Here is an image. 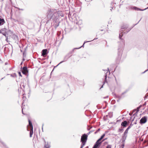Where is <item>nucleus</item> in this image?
I'll return each mask as SVG.
<instances>
[{"label":"nucleus","mask_w":148,"mask_h":148,"mask_svg":"<svg viewBox=\"0 0 148 148\" xmlns=\"http://www.w3.org/2000/svg\"><path fill=\"white\" fill-rule=\"evenodd\" d=\"M6 29L5 28H3L0 30V33L3 34L4 33H5Z\"/></svg>","instance_id":"obj_18"},{"label":"nucleus","mask_w":148,"mask_h":148,"mask_svg":"<svg viewBox=\"0 0 148 148\" xmlns=\"http://www.w3.org/2000/svg\"><path fill=\"white\" fill-rule=\"evenodd\" d=\"M23 63V62H22L20 64V65H22Z\"/></svg>","instance_id":"obj_48"},{"label":"nucleus","mask_w":148,"mask_h":148,"mask_svg":"<svg viewBox=\"0 0 148 148\" xmlns=\"http://www.w3.org/2000/svg\"><path fill=\"white\" fill-rule=\"evenodd\" d=\"M108 71L109 70V69L108 68Z\"/></svg>","instance_id":"obj_62"},{"label":"nucleus","mask_w":148,"mask_h":148,"mask_svg":"<svg viewBox=\"0 0 148 148\" xmlns=\"http://www.w3.org/2000/svg\"><path fill=\"white\" fill-rule=\"evenodd\" d=\"M126 92H123V93L122 94H121V95H123V94H124L125 93H126Z\"/></svg>","instance_id":"obj_41"},{"label":"nucleus","mask_w":148,"mask_h":148,"mask_svg":"<svg viewBox=\"0 0 148 148\" xmlns=\"http://www.w3.org/2000/svg\"><path fill=\"white\" fill-rule=\"evenodd\" d=\"M123 129L120 128L119 129V132H122L123 131Z\"/></svg>","instance_id":"obj_27"},{"label":"nucleus","mask_w":148,"mask_h":148,"mask_svg":"<svg viewBox=\"0 0 148 148\" xmlns=\"http://www.w3.org/2000/svg\"><path fill=\"white\" fill-rule=\"evenodd\" d=\"M135 25H134L133 27H132V28H131V29L132 28H133V27H134Z\"/></svg>","instance_id":"obj_59"},{"label":"nucleus","mask_w":148,"mask_h":148,"mask_svg":"<svg viewBox=\"0 0 148 148\" xmlns=\"http://www.w3.org/2000/svg\"><path fill=\"white\" fill-rule=\"evenodd\" d=\"M22 60L23 62L25 60V58L23 57Z\"/></svg>","instance_id":"obj_38"},{"label":"nucleus","mask_w":148,"mask_h":148,"mask_svg":"<svg viewBox=\"0 0 148 148\" xmlns=\"http://www.w3.org/2000/svg\"><path fill=\"white\" fill-rule=\"evenodd\" d=\"M128 27L127 24H124L121 26L119 33V38L120 39H122L121 38L124 34H126L131 29V28L127 29Z\"/></svg>","instance_id":"obj_3"},{"label":"nucleus","mask_w":148,"mask_h":148,"mask_svg":"<svg viewBox=\"0 0 148 148\" xmlns=\"http://www.w3.org/2000/svg\"><path fill=\"white\" fill-rule=\"evenodd\" d=\"M72 53V52L71 51L69 53H68L66 55L64 58L63 60L61 61L58 65H59V64H61L62 62L66 61L71 56V54Z\"/></svg>","instance_id":"obj_5"},{"label":"nucleus","mask_w":148,"mask_h":148,"mask_svg":"<svg viewBox=\"0 0 148 148\" xmlns=\"http://www.w3.org/2000/svg\"><path fill=\"white\" fill-rule=\"evenodd\" d=\"M87 136L86 134H84L81 136V142H82V144H84L85 145L87 140Z\"/></svg>","instance_id":"obj_4"},{"label":"nucleus","mask_w":148,"mask_h":148,"mask_svg":"<svg viewBox=\"0 0 148 148\" xmlns=\"http://www.w3.org/2000/svg\"><path fill=\"white\" fill-rule=\"evenodd\" d=\"M113 8L111 7V9H110V10L112 11V9Z\"/></svg>","instance_id":"obj_47"},{"label":"nucleus","mask_w":148,"mask_h":148,"mask_svg":"<svg viewBox=\"0 0 148 148\" xmlns=\"http://www.w3.org/2000/svg\"><path fill=\"white\" fill-rule=\"evenodd\" d=\"M5 40L8 42V37H6Z\"/></svg>","instance_id":"obj_32"},{"label":"nucleus","mask_w":148,"mask_h":148,"mask_svg":"<svg viewBox=\"0 0 148 148\" xmlns=\"http://www.w3.org/2000/svg\"><path fill=\"white\" fill-rule=\"evenodd\" d=\"M5 23V21L3 18H0V25H3Z\"/></svg>","instance_id":"obj_15"},{"label":"nucleus","mask_w":148,"mask_h":148,"mask_svg":"<svg viewBox=\"0 0 148 148\" xmlns=\"http://www.w3.org/2000/svg\"><path fill=\"white\" fill-rule=\"evenodd\" d=\"M5 77H3V78H2L1 79V80H2Z\"/></svg>","instance_id":"obj_57"},{"label":"nucleus","mask_w":148,"mask_h":148,"mask_svg":"<svg viewBox=\"0 0 148 148\" xmlns=\"http://www.w3.org/2000/svg\"><path fill=\"white\" fill-rule=\"evenodd\" d=\"M118 97H119V98H121V96H118Z\"/></svg>","instance_id":"obj_54"},{"label":"nucleus","mask_w":148,"mask_h":148,"mask_svg":"<svg viewBox=\"0 0 148 148\" xmlns=\"http://www.w3.org/2000/svg\"><path fill=\"white\" fill-rule=\"evenodd\" d=\"M133 125V124H132V123H131V124H130V125L127 128H128V129H129Z\"/></svg>","instance_id":"obj_25"},{"label":"nucleus","mask_w":148,"mask_h":148,"mask_svg":"<svg viewBox=\"0 0 148 148\" xmlns=\"http://www.w3.org/2000/svg\"><path fill=\"white\" fill-rule=\"evenodd\" d=\"M17 21L18 22V23H21V24H23L24 23L23 21L21 22V21L19 20H17Z\"/></svg>","instance_id":"obj_26"},{"label":"nucleus","mask_w":148,"mask_h":148,"mask_svg":"<svg viewBox=\"0 0 148 148\" xmlns=\"http://www.w3.org/2000/svg\"><path fill=\"white\" fill-rule=\"evenodd\" d=\"M111 145H108L106 147V148H111Z\"/></svg>","instance_id":"obj_28"},{"label":"nucleus","mask_w":148,"mask_h":148,"mask_svg":"<svg viewBox=\"0 0 148 148\" xmlns=\"http://www.w3.org/2000/svg\"><path fill=\"white\" fill-rule=\"evenodd\" d=\"M129 129L128 128H127V129L124 132V134H123V139L125 138V136H127V134L128 133V131Z\"/></svg>","instance_id":"obj_14"},{"label":"nucleus","mask_w":148,"mask_h":148,"mask_svg":"<svg viewBox=\"0 0 148 148\" xmlns=\"http://www.w3.org/2000/svg\"><path fill=\"white\" fill-rule=\"evenodd\" d=\"M135 113L134 114L133 116L130 117V120H131V121L132 122L134 120V118H135Z\"/></svg>","instance_id":"obj_21"},{"label":"nucleus","mask_w":148,"mask_h":148,"mask_svg":"<svg viewBox=\"0 0 148 148\" xmlns=\"http://www.w3.org/2000/svg\"><path fill=\"white\" fill-rule=\"evenodd\" d=\"M126 136H125V138L123 139V140L121 142V148L123 147V148H124V142L126 139Z\"/></svg>","instance_id":"obj_17"},{"label":"nucleus","mask_w":148,"mask_h":148,"mask_svg":"<svg viewBox=\"0 0 148 148\" xmlns=\"http://www.w3.org/2000/svg\"><path fill=\"white\" fill-rule=\"evenodd\" d=\"M92 132V131L89 132L88 133H87L86 135H87V137H88V136L90 134V133Z\"/></svg>","instance_id":"obj_30"},{"label":"nucleus","mask_w":148,"mask_h":148,"mask_svg":"<svg viewBox=\"0 0 148 148\" xmlns=\"http://www.w3.org/2000/svg\"><path fill=\"white\" fill-rule=\"evenodd\" d=\"M86 148H88V146H87Z\"/></svg>","instance_id":"obj_55"},{"label":"nucleus","mask_w":148,"mask_h":148,"mask_svg":"<svg viewBox=\"0 0 148 148\" xmlns=\"http://www.w3.org/2000/svg\"><path fill=\"white\" fill-rule=\"evenodd\" d=\"M103 85H102L101 87L100 88V89H101V88H102L103 87Z\"/></svg>","instance_id":"obj_53"},{"label":"nucleus","mask_w":148,"mask_h":148,"mask_svg":"<svg viewBox=\"0 0 148 148\" xmlns=\"http://www.w3.org/2000/svg\"><path fill=\"white\" fill-rule=\"evenodd\" d=\"M101 31H103V29H101Z\"/></svg>","instance_id":"obj_58"},{"label":"nucleus","mask_w":148,"mask_h":148,"mask_svg":"<svg viewBox=\"0 0 148 148\" xmlns=\"http://www.w3.org/2000/svg\"><path fill=\"white\" fill-rule=\"evenodd\" d=\"M123 51V47H121L120 48H118V57L117 58V59L118 60H119L121 58V55Z\"/></svg>","instance_id":"obj_6"},{"label":"nucleus","mask_w":148,"mask_h":148,"mask_svg":"<svg viewBox=\"0 0 148 148\" xmlns=\"http://www.w3.org/2000/svg\"><path fill=\"white\" fill-rule=\"evenodd\" d=\"M103 141V140L102 141H101L100 140H99L98 139L97 140L95 144H94V145L96 146V147H98L100 146L102 142Z\"/></svg>","instance_id":"obj_10"},{"label":"nucleus","mask_w":148,"mask_h":148,"mask_svg":"<svg viewBox=\"0 0 148 148\" xmlns=\"http://www.w3.org/2000/svg\"><path fill=\"white\" fill-rule=\"evenodd\" d=\"M47 14L48 19L55 22H57L60 17L63 16L62 12L57 11L56 10L53 9H49Z\"/></svg>","instance_id":"obj_1"},{"label":"nucleus","mask_w":148,"mask_h":148,"mask_svg":"<svg viewBox=\"0 0 148 148\" xmlns=\"http://www.w3.org/2000/svg\"><path fill=\"white\" fill-rule=\"evenodd\" d=\"M47 49H44L42 51V56L45 57L47 54Z\"/></svg>","instance_id":"obj_11"},{"label":"nucleus","mask_w":148,"mask_h":148,"mask_svg":"<svg viewBox=\"0 0 148 148\" xmlns=\"http://www.w3.org/2000/svg\"><path fill=\"white\" fill-rule=\"evenodd\" d=\"M148 70V69H147L144 72H143L142 73V74H143L144 73H145L146 71H147Z\"/></svg>","instance_id":"obj_36"},{"label":"nucleus","mask_w":148,"mask_h":148,"mask_svg":"<svg viewBox=\"0 0 148 148\" xmlns=\"http://www.w3.org/2000/svg\"><path fill=\"white\" fill-rule=\"evenodd\" d=\"M26 56V54L25 51H24L23 53V57L25 58Z\"/></svg>","instance_id":"obj_24"},{"label":"nucleus","mask_w":148,"mask_h":148,"mask_svg":"<svg viewBox=\"0 0 148 148\" xmlns=\"http://www.w3.org/2000/svg\"><path fill=\"white\" fill-rule=\"evenodd\" d=\"M22 114H24L23 112V108L22 107Z\"/></svg>","instance_id":"obj_45"},{"label":"nucleus","mask_w":148,"mask_h":148,"mask_svg":"<svg viewBox=\"0 0 148 148\" xmlns=\"http://www.w3.org/2000/svg\"><path fill=\"white\" fill-rule=\"evenodd\" d=\"M141 19V18L138 21V23H136V24H135V25H137L139 22V21H140Z\"/></svg>","instance_id":"obj_43"},{"label":"nucleus","mask_w":148,"mask_h":148,"mask_svg":"<svg viewBox=\"0 0 148 148\" xmlns=\"http://www.w3.org/2000/svg\"><path fill=\"white\" fill-rule=\"evenodd\" d=\"M136 123H137L136 121V122L135 123H134V124H136Z\"/></svg>","instance_id":"obj_51"},{"label":"nucleus","mask_w":148,"mask_h":148,"mask_svg":"<svg viewBox=\"0 0 148 148\" xmlns=\"http://www.w3.org/2000/svg\"><path fill=\"white\" fill-rule=\"evenodd\" d=\"M107 75H105V81L104 82V84L105 83V82H106V78H107Z\"/></svg>","instance_id":"obj_29"},{"label":"nucleus","mask_w":148,"mask_h":148,"mask_svg":"<svg viewBox=\"0 0 148 148\" xmlns=\"http://www.w3.org/2000/svg\"><path fill=\"white\" fill-rule=\"evenodd\" d=\"M43 125H44V124H43L42 125V130H43Z\"/></svg>","instance_id":"obj_50"},{"label":"nucleus","mask_w":148,"mask_h":148,"mask_svg":"<svg viewBox=\"0 0 148 148\" xmlns=\"http://www.w3.org/2000/svg\"><path fill=\"white\" fill-rule=\"evenodd\" d=\"M88 130H90V129H88Z\"/></svg>","instance_id":"obj_63"},{"label":"nucleus","mask_w":148,"mask_h":148,"mask_svg":"<svg viewBox=\"0 0 148 148\" xmlns=\"http://www.w3.org/2000/svg\"><path fill=\"white\" fill-rule=\"evenodd\" d=\"M4 36L5 37H7L8 36H6L5 33H4L3 34Z\"/></svg>","instance_id":"obj_35"},{"label":"nucleus","mask_w":148,"mask_h":148,"mask_svg":"<svg viewBox=\"0 0 148 148\" xmlns=\"http://www.w3.org/2000/svg\"><path fill=\"white\" fill-rule=\"evenodd\" d=\"M97 107L98 108V106H97Z\"/></svg>","instance_id":"obj_61"},{"label":"nucleus","mask_w":148,"mask_h":148,"mask_svg":"<svg viewBox=\"0 0 148 148\" xmlns=\"http://www.w3.org/2000/svg\"><path fill=\"white\" fill-rule=\"evenodd\" d=\"M30 137H32V135L33 134V129L30 128Z\"/></svg>","instance_id":"obj_22"},{"label":"nucleus","mask_w":148,"mask_h":148,"mask_svg":"<svg viewBox=\"0 0 148 148\" xmlns=\"http://www.w3.org/2000/svg\"><path fill=\"white\" fill-rule=\"evenodd\" d=\"M84 145V144H81V147L80 148H83V147L84 146V145Z\"/></svg>","instance_id":"obj_31"},{"label":"nucleus","mask_w":148,"mask_h":148,"mask_svg":"<svg viewBox=\"0 0 148 148\" xmlns=\"http://www.w3.org/2000/svg\"><path fill=\"white\" fill-rule=\"evenodd\" d=\"M133 8L135 10H136L137 11H144L145 10H146V9H147L148 8V7L147 8H145V9H141L139 8H137L136 7H134Z\"/></svg>","instance_id":"obj_13"},{"label":"nucleus","mask_w":148,"mask_h":148,"mask_svg":"<svg viewBox=\"0 0 148 148\" xmlns=\"http://www.w3.org/2000/svg\"><path fill=\"white\" fill-rule=\"evenodd\" d=\"M92 40H91L92 41ZM91 41H85L84 42V43L83 44V45L82 46H81V47H79L78 48H74L73 50V51H71L72 52V53L73 52V50L75 49H80V48H81L82 47H84V45L85 44V43L86 42H90Z\"/></svg>","instance_id":"obj_19"},{"label":"nucleus","mask_w":148,"mask_h":148,"mask_svg":"<svg viewBox=\"0 0 148 148\" xmlns=\"http://www.w3.org/2000/svg\"><path fill=\"white\" fill-rule=\"evenodd\" d=\"M97 147H96V146H95V145H94L92 148H97Z\"/></svg>","instance_id":"obj_39"},{"label":"nucleus","mask_w":148,"mask_h":148,"mask_svg":"<svg viewBox=\"0 0 148 148\" xmlns=\"http://www.w3.org/2000/svg\"><path fill=\"white\" fill-rule=\"evenodd\" d=\"M135 25H134L133 27H132V28H131V29L132 28H133V27H134Z\"/></svg>","instance_id":"obj_60"},{"label":"nucleus","mask_w":148,"mask_h":148,"mask_svg":"<svg viewBox=\"0 0 148 148\" xmlns=\"http://www.w3.org/2000/svg\"><path fill=\"white\" fill-rule=\"evenodd\" d=\"M11 76L12 77H14V76L13 75H12L11 74Z\"/></svg>","instance_id":"obj_52"},{"label":"nucleus","mask_w":148,"mask_h":148,"mask_svg":"<svg viewBox=\"0 0 148 148\" xmlns=\"http://www.w3.org/2000/svg\"><path fill=\"white\" fill-rule=\"evenodd\" d=\"M105 134H103L100 137V138L98 139L99 140L101 141V140L103 139L104 137L105 136Z\"/></svg>","instance_id":"obj_23"},{"label":"nucleus","mask_w":148,"mask_h":148,"mask_svg":"<svg viewBox=\"0 0 148 148\" xmlns=\"http://www.w3.org/2000/svg\"><path fill=\"white\" fill-rule=\"evenodd\" d=\"M69 18H71L72 19L74 20V22L76 24L79 25H81L82 23V20L80 19L79 17L77 16L75 14L69 12Z\"/></svg>","instance_id":"obj_2"},{"label":"nucleus","mask_w":148,"mask_h":148,"mask_svg":"<svg viewBox=\"0 0 148 148\" xmlns=\"http://www.w3.org/2000/svg\"><path fill=\"white\" fill-rule=\"evenodd\" d=\"M11 38L14 40L15 42L18 41V37L16 34H13L12 35Z\"/></svg>","instance_id":"obj_8"},{"label":"nucleus","mask_w":148,"mask_h":148,"mask_svg":"<svg viewBox=\"0 0 148 148\" xmlns=\"http://www.w3.org/2000/svg\"><path fill=\"white\" fill-rule=\"evenodd\" d=\"M50 145L49 143L48 142L45 143V145L44 147L45 148H50Z\"/></svg>","instance_id":"obj_16"},{"label":"nucleus","mask_w":148,"mask_h":148,"mask_svg":"<svg viewBox=\"0 0 148 148\" xmlns=\"http://www.w3.org/2000/svg\"><path fill=\"white\" fill-rule=\"evenodd\" d=\"M147 121V117L146 116H144L140 119V123L141 124H144Z\"/></svg>","instance_id":"obj_9"},{"label":"nucleus","mask_w":148,"mask_h":148,"mask_svg":"<svg viewBox=\"0 0 148 148\" xmlns=\"http://www.w3.org/2000/svg\"><path fill=\"white\" fill-rule=\"evenodd\" d=\"M29 124L30 127V128L33 129V126L32 124V123L30 120H28Z\"/></svg>","instance_id":"obj_20"},{"label":"nucleus","mask_w":148,"mask_h":148,"mask_svg":"<svg viewBox=\"0 0 148 148\" xmlns=\"http://www.w3.org/2000/svg\"><path fill=\"white\" fill-rule=\"evenodd\" d=\"M8 64V62H5V65H7Z\"/></svg>","instance_id":"obj_40"},{"label":"nucleus","mask_w":148,"mask_h":148,"mask_svg":"<svg viewBox=\"0 0 148 148\" xmlns=\"http://www.w3.org/2000/svg\"><path fill=\"white\" fill-rule=\"evenodd\" d=\"M129 114H130V115H132V114H131V113H130Z\"/></svg>","instance_id":"obj_56"},{"label":"nucleus","mask_w":148,"mask_h":148,"mask_svg":"<svg viewBox=\"0 0 148 148\" xmlns=\"http://www.w3.org/2000/svg\"><path fill=\"white\" fill-rule=\"evenodd\" d=\"M123 43H124V42H123Z\"/></svg>","instance_id":"obj_64"},{"label":"nucleus","mask_w":148,"mask_h":148,"mask_svg":"<svg viewBox=\"0 0 148 148\" xmlns=\"http://www.w3.org/2000/svg\"><path fill=\"white\" fill-rule=\"evenodd\" d=\"M128 124L129 123H127L126 121H124L121 123V125L123 127H126Z\"/></svg>","instance_id":"obj_12"},{"label":"nucleus","mask_w":148,"mask_h":148,"mask_svg":"<svg viewBox=\"0 0 148 148\" xmlns=\"http://www.w3.org/2000/svg\"><path fill=\"white\" fill-rule=\"evenodd\" d=\"M98 39V38H95L93 39V40H96V39Z\"/></svg>","instance_id":"obj_49"},{"label":"nucleus","mask_w":148,"mask_h":148,"mask_svg":"<svg viewBox=\"0 0 148 148\" xmlns=\"http://www.w3.org/2000/svg\"><path fill=\"white\" fill-rule=\"evenodd\" d=\"M108 96H107L106 97H104L103 98L104 99H105V98H108Z\"/></svg>","instance_id":"obj_44"},{"label":"nucleus","mask_w":148,"mask_h":148,"mask_svg":"<svg viewBox=\"0 0 148 148\" xmlns=\"http://www.w3.org/2000/svg\"><path fill=\"white\" fill-rule=\"evenodd\" d=\"M0 142H1L2 143V144H3V145H4V143L3 142H2L1 140H0Z\"/></svg>","instance_id":"obj_42"},{"label":"nucleus","mask_w":148,"mask_h":148,"mask_svg":"<svg viewBox=\"0 0 148 148\" xmlns=\"http://www.w3.org/2000/svg\"><path fill=\"white\" fill-rule=\"evenodd\" d=\"M18 74L19 76H20L21 77H22V75H21V73L20 72H18Z\"/></svg>","instance_id":"obj_33"},{"label":"nucleus","mask_w":148,"mask_h":148,"mask_svg":"<svg viewBox=\"0 0 148 148\" xmlns=\"http://www.w3.org/2000/svg\"><path fill=\"white\" fill-rule=\"evenodd\" d=\"M18 10H22V11L24 10V9H21L19 8H18Z\"/></svg>","instance_id":"obj_34"},{"label":"nucleus","mask_w":148,"mask_h":148,"mask_svg":"<svg viewBox=\"0 0 148 148\" xmlns=\"http://www.w3.org/2000/svg\"><path fill=\"white\" fill-rule=\"evenodd\" d=\"M146 105V102H145L144 104L143 105L144 106H145Z\"/></svg>","instance_id":"obj_46"},{"label":"nucleus","mask_w":148,"mask_h":148,"mask_svg":"<svg viewBox=\"0 0 148 148\" xmlns=\"http://www.w3.org/2000/svg\"><path fill=\"white\" fill-rule=\"evenodd\" d=\"M21 69H22L21 72L24 74L27 75L28 72L27 67L26 66H24L22 69L21 67Z\"/></svg>","instance_id":"obj_7"},{"label":"nucleus","mask_w":148,"mask_h":148,"mask_svg":"<svg viewBox=\"0 0 148 148\" xmlns=\"http://www.w3.org/2000/svg\"><path fill=\"white\" fill-rule=\"evenodd\" d=\"M100 129H98L97 131H96L95 132V133L96 134V133L98 131H99V130H100Z\"/></svg>","instance_id":"obj_37"}]
</instances>
